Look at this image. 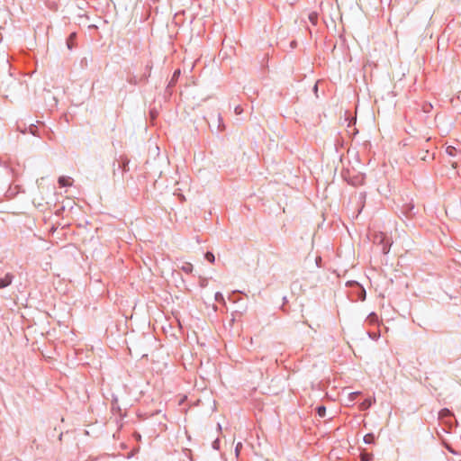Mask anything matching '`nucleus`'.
Here are the masks:
<instances>
[{"mask_svg": "<svg viewBox=\"0 0 461 461\" xmlns=\"http://www.w3.org/2000/svg\"><path fill=\"white\" fill-rule=\"evenodd\" d=\"M146 69L149 71V74H148V75H145V80H147V79H148V77H149V72H150V70H151V65H149V64H148V65L146 66Z\"/></svg>", "mask_w": 461, "mask_h": 461, "instance_id": "4be33fe9", "label": "nucleus"}, {"mask_svg": "<svg viewBox=\"0 0 461 461\" xmlns=\"http://www.w3.org/2000/svg\"><path fill=\"white\" fill-rule=\"evenodd\" d=\"M367 320L368 321H370L371 323H375L378 321V317L377 315L375 313V312H371L368 316H367Z\"/></svg>", "mask_w": 461, "mask_h": 461, "instance_id": "f8f14e48", "label": "nucleus"}, {"mask_svg": "<svg viewBox=\"0 0 461 461\" xmlns=\"http://www.w3.org/2000/svg\"><path fill=\"white\" fill-rule=\"evenodd\" d=\"M180 75V70L179 69H176L174 74H173V77H172V81H175L177 79V77H179Z\"/></svg>", "mask_w": 461, "mask_h": 461, "instance_id": "f3484780", "label": "nucleus"}, {"mask_svg": "<svg viewBox=\"0 0 461 461\" xmlns=\"http://www.w3.org/2000/svg\"><path fill=\"white\" fill-rule=\"evenodd\" d=\"M364 442L366 444H373L375 442V435L373 433H368L365 435Z\"/></svg>", "mask_w": 461, "mask_h": 461, "instance_id": "6e6552de", "label": "nucleus"}, {"mask_svg": "<svg viewBox=\"0 0 461 461\" xmlns=\"http://www.w3.org/2000/svg\"><path fill=\"white\" fill-rule=\"evenodd\" d=\"M368 336L373 339H377V338L379 337V335H377L375 332H368Z\"/></svg>", "mask_w": 461, "mask_h": 461, "instance_id": "412c9836", "label": "nucleus"}, {"mask_svg": "<svg viewBox=\"0 0 461 461\" xmlns=\"http://www.w3.org/2000/svg\"><path fill=\"white\" fill-rule=\"evenodd\" d=\"M362 461H369V457L367 456H363Z\"/></svg>", "mask_w": 461, "mask_h": 461, "instance_id": "a878e982", "label": "nucleus"}, {"mask_svg": "<svg viewBox=\"0 0 461 461\" xmlns=\"http://www.w3.org/2000/svg\"><path fill=\"white\" fill-rule=\"evenodd\" d=\"M372 240L375 245L381 247V251L384 255H386L389 253L392 241L391 240L386 236L384 232H375L372 237Z\"/></svg>", "mask_w": 461, "mask_h": 461, "instance_id": "f257e3e1", "label": "nucleus"}, {"mask_svg": "<svg viewBox=\"0 0 461 461\" xmlns=\"http://www.w3.org/2000/svg\"><path fill=\"white\" fill-rule=\"evenodd\" d=\"M446 152H447V155H449V156H451V157H454V156H456V148H455V147H453V146H448V147H447V149H446Z\"/></svg>", "mask_w": 461, "mask_h": 461, "instance_id": "9b49d317", "label": "nucleus"}, {"mask_svg": "<svg viewBox=\"0 0 461 461\" xmlns=\"http://www.w3.org/2000/svg\"><path fill=\"white\" fill-rule=\"evenodd\" d=\"M129 162L130 160L126 157H121L120 160L116 163L113 162V176L115 177L117 175V170H122V175L125 172L129 171Z\"/></svg>", "mask_w": 461, "mask_h": 461, "instance_id": "f03ea898", "label": "nucleus"}, {"mask_svg": "<svg viewBox=\"0 0 461 461\" xmlns=\"http://www.w3.org/2000/svg\"><path fill=\"white\" fill-rule=\"evenodd\" d=\"M308 19L312 25H316L318 23V14L316 12H312L308 15Z\"/></svg>", "mask_w": 461, "mask_h": 461, "instance_id": "0eeeda50", "label": "nucleus"}, {"mask_svg": "<svg viewBox=\"0 0 461 461\" xmlns=\"http://www.w3.org/2000/svg\"><path fill=\"white\" fill-rule=\"evenodd\" d=\"M219 447H220V440L217 438V439H215V440L212 442V447H213L214 449H218V448H219Z\"/></svg>", "mask_w": 461, "mask_h": 461, "instance_id": "6ab92c4d", "label": "nucleus"}, {"mask_svg": "<svg viewBox=\"0 0 461 461\" xmlns=\"http://www.w3.org/2000/svg\"><path fill=\"white\" fill-rule=\"evenodd\" d=\"M204 257H205L206 260H208L211 263H213L214 260H215L214 255L212 252H210V251H207L205 253Z\"/></svg>", "mask_w": 461, "mask_h": 461, "instance_id": "ddd939ff", "label": "nucleus"}, {"mask_svg": "<svg viewBox=\"0 0 461 461\" xmlns=\"http://www.w3.org/2000/svg\"><path fill=\"white\" fill-rule=\"evenodd\" d=\"M429 107H431V104H429V106H424L423 107L424 112L428 113L429 111Z\"/></svg>", "mask_w": 461, "mask_h": 461, "instance_id": "5701e85b", "label": "nucleus"}, {"mask_svg": "<svg viewBox=\"0 0 461 461\" xmlns=\"http://www.w3.org/2000/svg\"><path fill=\"white\" fill-rule=\"evenodd\" d=\"M414 209V205L412 204H406L404 207H403V212L409 216V215H411L412 214V210Z\"/></svg>", "mask_w": 461, "mask_h": 461, "instance_id": "9d476101", "label": "nucleus"}, {"mask_svg": "<svg viewBox=\"0 0 461 461\" xmlns=\"http://www.w3.org/2000/svg\"><path fill=\"white\" fill-rule=\"evenodd\" d=\"M242 445L241 443H238L236 447H235V453H236V456H239L240 454V449L241 448Z\"/></svg>", "mask_w": 461, "mask_h": 461, "instance_id": "aec40b11", "label": "nucleus"}, {"mask_svg": "<svg viewBox=\"0 0 461 461\" xmlns=\"http://www.w3.org/2000/svg\"><path fill=\"white\" fill-rule=\"evenodd\" d=\"M215 300H216L217 302H219V303H223V302H224V297H223L222 294H221V293H220V292H217V293L215 294Z\"/></svg>", "mask_w": 461, "mask_h": 461, "instance_id": "2eb2a0df", "label": "nucleus"}, {"mask_svg": "<svg viewBox=\"0 0 461 461\" xmlns=\"http://www.w3.org/2000/svg\"><path fill=\"white\" fill-rule=\"evenodd\" d=\"M77 39V33L72 32L69 34V36L67 39V47L68 50H72L75 46V41Z\"/></svg>", "mask_w": 461, "mask_h": 461, "instance_id": "20e7f679", "label": "nucleus"}, {"mask_svg": "<svg viewBox=\"0 0 461 461\" xmlns=\"http://www.w3.org/2000/svg\"><path fill=\"white\" fill-rule=\"evenodd\" d=\"M313 90L316 92L318 90V86L315 85L314 87H313Z\"/></svg>", "mask_w": 461, "mask_h": 461, "instance_id": "c85d7f7f", "label": "nucleus"}, {"mask_svg": "<svg viewBox=\"0 0 461 461\" xmlns=\"http://www.w3.org/2000/svg\"><path fill=\"white\" fill-rule=\"evenodd\" d=\"M180 269L185 272V274H191L193 272V265L189 262H185L181 267Z\"/></svg>", "mask_w": 461, "mask_h": 461, "instance_id": "423d86ee", "label": "nucleus"}, {"mask_svg": "<svg viewBox=\"0 0 461 461\" xmlns=\"http://www.w3.org/2000/svg\"><path fill=\"white\" fill-rule=\"evenodd\" d=\"M58 182H59V186H61V187H66V186L71 185L70 177H68V176H59Z\"/></svg>", "mask_w": 461, "mask_h": 461, "instance_id": "39448f33", "label": "nucleus"}, {"mask_svg": "<svg viewBox=\"0 0 461 461\" xmlns=\"http://www.w3.org/2000/svg\"><path fill=\"white\" fill-rule=\"evenodd\" d=\"M234 112L236 114H240L243 112V109L240 105H237L234 109Z\"/></svg>", "mask_w": 461, "mask_h": 461, "instance_id": "a211bd4d", "label": "nucleus"}, {"mask_svg": "<svg viewBox=\"0 0 461 461\" xmlns=\"http://www.w3.org/2000/svg\"><path fill=\"white\" fill-rule=\"evenodd\" d=\"M14 276L11 273H7L4 277L0 278V289H4L10 285L14 280Z\"/></svg>", "mask_w": 461, "mask_h": 461, "instance_id": "7ed1b4c3", "label": "nucleus"}, {"mask_svg": "<svg viewBox=\"0 0 461 461\" xmlns=\"http://www.w3.org/2000/svg\"><path fill=\"white\" fill-rule=\"evenodd\" d=\"M447 449H448V451H450L451 453L456 454V452L453 450V448H451V447H447Z\"/></svg>", "mask_w": 461, "mask_h": 461, "instance_id": "cd10ccee", "label": "nucleus"}, {"mask_svg": "<svg viewBox=\"0 0 461 461\" xmlns=\"http://www.w3.org/2000/svg\"><path fill=\"white\" fill-rule=\"evenodd\" d=\"M372 404V402L371 400H366L363 403H362V408L363 409H367L371 406Z\"/></svg>", "mask_w": 461, "mask_h": 461, "instance_id": "dca6fc26", "label": "nucleus"}, {"mask_svg": "<svg viewBox=\"0 0 461 461\" xmlns=\"http://www.w3.org/2000/svg\"><path fill=\"white\" fill-rule=\"evenodd\" d=\"M450 414H451V411H450L448 409H447V408L442 409V410L439 411V416H440V417H446V416H448V415H450Z\"/></svg>", "mask_w": 461, "mask_h": 461, "instance_id": "4468645a", "label": "nucleus"}, {"mask_svg": "<svg viewBox=\"0 0 461 461\" xmlns=\"http://www.w3.org/2000/svg\"><path fill=\"white\" fill-rule=\"evenodd\" d=\"M429 107H431V104H429V106H424L423 107L424 112L428 113L429 111Z\"/></svg>", "mask_w": 461, "mask_h": 461, "instance_id": "393cba45", "label": "nucleus"}, {"mask_svg": "<svg viewBox=\"0 0 461 461\" xmlns=\"http://www.w3.org/2000/svg\"><path fill=\"white\" fill-rule=\"evenodd\" d=\"M316 412L317 414L321 417V418H323L325 417L326 415V407L323 406V405H320L316 408Z\"/></svg>", "mask_w": 461, "mask_h": 461, "instance_id": "1a4fd4ad", "label": "nucleus"}, {"mask_svg": "<svg viewBox=\"0 0 461 461\" xmlns=\"http://www.w3.org/2000/svg\"><path fill=\"white\" fill-rule=\"evenodd\" d=\"M429 107H431V104H429V106H424L423 107L424 112L428 113L429 111Z\"/></svg>", "mask_w": 461, "mask_h": 461, "instance_id": "b1692460", "label": "nucleus"}, {"mask_svg": "<svg viewBox=\"0 0 461 461\" xmlns=\"http://www.w3.org/2000/svg\"><path fill=\"white\" fill-rule=\"evenodd\" d=\"M30 131H31L32 134H35V133H34V125H32V126L30 127Z\"/></svg>", "mask_w": 461, "mask_h": 461, "instance_id": "bb28decb", "label": "nucleus"}]
</instances>
